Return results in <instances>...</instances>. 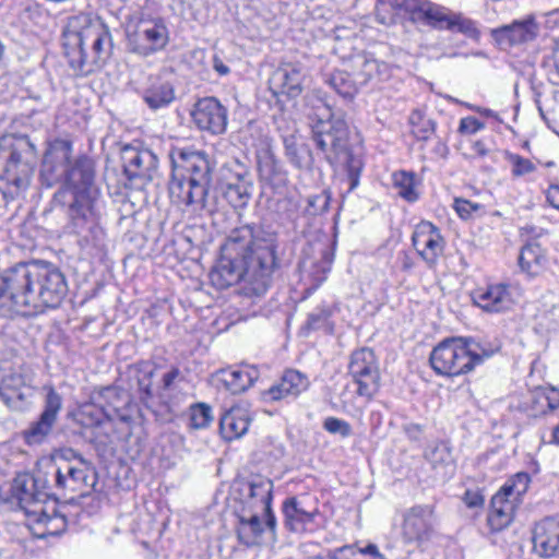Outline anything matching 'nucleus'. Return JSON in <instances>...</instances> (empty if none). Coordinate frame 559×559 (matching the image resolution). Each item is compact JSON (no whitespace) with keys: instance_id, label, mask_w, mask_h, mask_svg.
Instances as JSON below:
<instances>
[{"instance_id":"obj_11","label":"nucleus","mask_w":559,"mask_h":559,"mask_svg":"<svg viewBox=\"0 0 559 559\" xmlns=\"http://www.w3.org/2000/svg\"><path fill=\"white\" fill-rule=\"evenodd\" d=\"M269 83L275 96L295 99L310 83L309 70L301 61L285 59L273 71Z\"/></svg>"},{"instance_id":"obj_5","label":"nucleus","mask_w":559,"mask_h":559,"mask_svg":"<svg viewBox=\"0 0 559 559\" xmlns=\"http://www.w3.org/2000/svg\"><path fill=\"white\" fill-rule=\"evenodd\" d=\"M63 48L73 71L87 75L109 55L111 35L100 20L88 14L73 15L63 29Z\"/></svg>"},{"instance_id":"obj_19","label":"nucleus","mask_w":559,"mask_h":559,"mask_svg":"<svg viewBox=\"0 0 559 559\" xmlns=\"http://www.w3.org/2000/svg\"><path fill=\"white\" fill-rule=\"evenodd\" d=\"M538 24L533 16L515 20L511 24L492 28L491 37L502 48L524 44L536 38Z\"/></svg>"},{"instance_id":"obj_47","label":"nucleus","mask_w":559,"mask_h":559,"mask_svg":"<svg viewBox=\"0 0 559 559\" xmlns=\"http://www.w3.org/2000/svg\"><path fill=\"white\" fill-rule=\"evenodd\" d=\"M454 210L457 215L463 219H468L472 215L481 210V205L466 199L456 198L454 200Z\"/></svg>"},{"instance_id":"obj_38","label":"nucleus","mask_w":559,"mask_h":559,"mask_svg":"<svg viewBox=\"0 0 559 559\" xmlns=\"http://www.w3.org/2000/svg\"><path fill=\"white\" fill-rule=\"evenodd\" d=\"M325 82L342 97L352 99L357 94L360 85L357 78L342 70H336L329 74Z\"/></svg>"},{"instance_id":"obj_43","label":"nucleus","mask_w":559,"mask_h":559,"mask_svg":"<svg viewBox=\"0 0 559 559\" xmlns=\"http://www.w3.org/2000/svg\"><path fill=\"white\" fill-rule=\"evenodd\" d=\"M530 481L531 478L527 473H518L502 486L499 492H504L506 497L512 498L513 501L518 502L527 491Z\"/></svg>"},{"instance_id":"obj_27","label":"nucleus","mask_w":559,"mask_h":559,"mask_svg":"<svg viewBox=\"0 0 559 559\" xmlns=\"http://www.w3.org/2000/svg\"><path fill=\"white\" fill-rule=\"evenodd\" d=\"M251 415L243 404H235L225 409L219 419V430L225 440L231 441L242 437L249 429Z\"/></svg>"},{"instance_id":"obj_3","label":"nucleus","mask_w":559,"mask_h":559,"mask_svg":"<svg viewBox=\"0 0 559 559\" xmlns=\"http://www.w3.org/2000/svg\"><path fill=\"white\" fill-rule=\"evenodd\" d=\"M73 145L66 139L49 143L41 163L40 179L50 188L63 181L64 187L56 194V201L69 205L73 217L88 219L94 215L99 190L94 183L93 160L83 155L71 162Z\"/></svg>"},{"instance_id":"obj_8","label":"nucleus","mask_w":559,"mask_h":559,"mask_svg":"<svg viewBox=\"0 0 559 559\" xmlns=\"http://www.w3.org/2000/svg\"><path fill=\"white\" fill-rule=\"evenodd\" d=\"M492 354V349L485 348L473 338L450 337L433 347L429 361L437 374L457 377L471 372Z\"/></svg>"},{"instance_id":"obj_26","label":"nucleus","mask_w":559,"mask_h":559,"mask_svg":"<svg viewBox=\"0 0 559 559\" xmlns=\"http://www.w3.org/2000/svg\"><path fill=\"white\" fill-rule=\"evenodd\" d=\"M43 461L37 465L33 474H22L14 479V489L22 502H31L39 500V496L45 489L52 488L49 476H45Z\"/></svg>"},{"instance_id":"obj_57","label":"nucleus","mask_w":559,"mask_h":559,"mask_svg":"<svg viewBox=\"0 0 559 559\" xmlns=\"http://www.w3.org/2000/svg\"><path fill=\"white\" fill-rule=\"evenodd\" d=\"M547 202L559 211V185H550L546 190Z\"/></svg>"},{"instance_id":"obj_56","label":"nucleus","mask_w":559,"mask_h":559,"mask_svg":"<svg viewBox=\"0 0 559 559\" xmlns=\"http://www.w3.org/2000/svg\"><path fill=\"white\" fill-rule=\"evenodd\" d=\"M180 370L177 367H173L170 370H168L166 373H164L162 378V389L163 390H169L174 382L179 378Z\"/></svg>"},{"instance_id":"obj_34","label":"nucleus","mask_w":559,"mask_h":559,"mask_svg":"<svg viewBox=\"0 0 559 559\" xmlns=\"http://www.w3.org/2000/svg\"><path fill=\"white\" fill-rule=\"evenodd\" d=\"M143 99L151 109L168 106L175 99V91L169 82L155 79L143 93Z\"/></svg>"},{"instance_id":"obj_46","label":"nucleus","mask_w":559,"mask_h":559,"mask_svg":"<svg viewBox=\"0 0 559 559\" xmlns=\"http://www.w3.org/2000/svg\"><path fill=\"white\" fill-rule=\"evenodd\" d=\"M136 370L142 374V377L138 378L139 390L142 393V400H147L153 396L152 391V377H153V368L146 364L142 362L138 365Z\"/></svg>"},{"instance_id":"obj_63","label":"nucleus","mask_w":559,"mask_h":559,"mask_svg":"<svg viewBox=\"0 0 559 559\" xmlns=\"http://www.w3.org/2000/svg\"><path fill=\"white\" fill-rule=\"evenodd\" d=\"M436 152L442 157H445L449 153V148L445 143L439 142L436 146Z\"/></svg>"},{"instance_id":"obj_23","label":"nucleus","mask_w":559,"mask_h":559,"mask_svg":"<svg viewBox=\"0 0 559 559\" xmlns=\"http://www.w3.org/2000/svg\"><path fill=\"white\" fill-rule=\"evenodd\" d=\"M123 168L127 176L132 178H151L157 167V157L150 150H138L127 146L122 152Z\"/></svg>"},{"instance_id":"obj_36","label":"nucleus","mask_w":559,"mask_h":559,"mask_svg":"<svg viewBox=\"0 0 559 559\" xmlns=\"http://www.w3.org/2000/svg\"><path fill=\"white\" fill-rule=\"evenodd\" d=\"M546 253L537 242L525 245L519 255V264L522 271L528 275H538L546 264Z\"/></svg>"},{"instance_id":"obj_28","label":"nucleus","mask_w":559,"mask_h":559,"mask_svg":"<svg viewBox=\"0 0 559 559\" xmlns=\"http://www.w3.org/2000/svg\"><path fill=\"white\" fill-rule=\"evenodd\" d=\"M309 379L298 370L289 369L284 372L281 380L272 385L264 396L271 401L296 397L309 388Z\"/></svg>"},{"instance_id":"obj_4","label":"nucleus","mask_w":559,"mask_h":559,"mask_svg":"<svg viewBox=\"0 0 559 559\" xmlns=\"http://www.w3.org/2000/svg\"><path fill=\"white\" fill-rule=\"evenodd\" d=\"M173 178L169 194L174 203L185 205L192 212H216L219 201L209 187L212 180V164L204 152L187 147H173L169 152Z\"/></svg>"},{"instance_id":"obj_44","label":"nucleus","mask_w":559,"mask_h":559,"mask_svg":"<svg viewBox=\"0 0 559 559\" xmlns=\"http://www.w3.org/2000/svg\"><path fill=\"white\" fill-rule=\"evenodd\" d=\"M213 420L212 409L205 404H197L191 407L190 424L195 429L206 428Z\"/></svg>"},{"instance_id":"obj_45","label":"nucleus","mask_w":559,"mask_h":559,"mask_svg":"<svg viewBox=\"0 0 559 559\" xmlns=\"http://www.w3.org/2000/svg\"><path fill=\"white\" fill-rule=\"evenodd\" d=\"M332 261L331 254L328 251H323L320 261L313 264L312 270L307 271L316 283V287L325 281L331 270Z\"/></svg>"},{"instance_id":"obj_21","label":"nucleus","mask_w":559,"mask_h":559,"mask_svg":"<svg viewBox=\"0 0 559 559\" xmlns=\"http://www.w3.org/2000/svg\"><path fill=\"white\" fill-rule=\"evenodd\" d=\"M286 526L295 533L313 532L319 526V516L316 507L305 508L302 501L297 498L287 499L283 504Z\"/></svg>"},{"instance_id":"obj_29","label":"nucleus","mask_w":559,"mask_h":559,"mask_svg":"<svg viewBox=\"0 0 559 559\" xmlns=\"http://www.w3.org/2000/svg\"><path fill=\"white\" fill-rule=\"evenodd\" d=\"M252 183L243 175H234L219 183V190L226 201L235 209L245 207L252 194Z\"/></svg>"},{"instance_id":"obj_40","label":"nucleus","mask_w":559,"mask_h":559,"mask_svg":"<svg viewBox=\"0 0 559 559\" xmlns=\"http://www.w3.org/2000/svg\"><path fill=\"white\" fill-rule=\"evenodd\" d=\"M286 155L298 168L308 167L311 164V152L308 146L295 135L284 138Z\"/></svg>"},{"instance_id":"obj_61","label":"nucleus","mask_w":559,"mask_h":559,"mask_svg":"<svg viewBox=\"0 0 559 559\" xmlns=\"http://www.w3.org/2000/svg\"><path fill=\"white\" fill-rule=\"evenodd\" d=\"M213 67L215 71L221 75H226L229 73V68L226 64H224V62L218 58L214 59Z\"/></svg>"},{"instance_id":"obj_51","label":"nucleus","mask_w":559,"mask_h":559,"mask_svg":"<svg viewBox=\"0 0 559 559\" xmlns=\"http://www.w3.org/2000/svg\"><path fill=\"white\" fill-rule=\"evenodd\" d=\"M329 201L330 197L325 192H322L320 194L309 197L308 205L313 209V214H319L328 210Z\"/></svg>"},{"instance_id":"obj_2","label":"nucleus","mask_w":559,"mask_h":559,"mask_svg":"<svg viewBox=\"0 0 559 559\" xmlns=\"http://www.w3.org/2000/svg\"><path fill=\"white\" fill-rule=\"evenodd\" d=\"M67 293L66 276L48 262H20L0 274V311L3 316H34L55 309Z\"/></svg>"},{"instance_id":"obj_33","label":"nucleus","mask_w":559,"mask_h":559,"mask_svg":"<svg viewBox=\"0 0 559 559\" xmlns=\"http://www.w3.org/2000/svg\"><path fill=\"white\" fill-rule=\"evenodd\" d=\"M390 66L369 57H360L356 62L355 76L360 86L376 84L390 78Z\"/></svg>"},{"instance_id":"obj_1","label":"nucleus","mask_w":559,"mask_h":559,"mask_svg":"<svg viewBox=\"0 0 559 559\" xmlns=\"http://www.w3.org/2000/svg\"><path fill=\"white\" fill-rule=\"evenodd\" d=\"M276 233L245 225L230 231L221 247V259L210 273L213 286L227 288L241 282L240 292L260 298L271 287L280 270Z\"/></svg>"},{"instance_id":"obj_25","label":"nucleus","mask_w":559,"mask_h":559,"mask_svg":"<svg viewBox=\"0 0 559 559\" xmlns=\"http://www.w3.org/2000/svg\"><path fill=\"white\" fill-rule=\"evenodd\" d=\"M43 461L37 465L33 474H22L14 479V489L22 502H31L39 500V496L45 489L52 488L49 476H45Z\"/></svg>"},{"instance_id":"obj_16","label":"nucleus","mask_w":559,"mask_h":559,"mask_svg":"<svg viewBox=\"0 0 559 559\" xmlns=\"http://www.w3.org/2000/svg\"><path fill=\"white\" fill-rule=\"evenodd\" d=\"M412 242L419 257L431 267L442 255L445 241L440 229L428 221L415 226Z\"/></svg>"},{"instance_id":"obj_62","label":"nucleus","mask_w":559,"mask_h":559,"mask_svg":"<svg viewBox=\"0 0 559 559\" xmlns=\"http://www.w3.org/2000/svg\"><path fill=\"white\" fill-rule=\"evenodd\" d=\"M554 68L556 73L559 75V38L556 39L554 49Z\"/></svg>"},{"instance_id":"obj_35","label":"nucleus","mask_w":559,"mask_h":559,"mask_svg":"<svg viewBox=\"0 0 559 559\" xmlns=\"http://www.w3.org/2000/svg\"><path fill=\"white\" fill-rule=\"evenodd\" d=\"M425 456L432 468L448 476L454 472V457L451 448L447 442H438L430 445Z\"/></svg>"},{"instance_id":"obj_64","label":"nucleus","mask_w":559,"mask_h":559,"mask_svg":"<svg viewBox=\"0 0 559 559\" xmlns=\"http://www.w3.org/2000/svg\"><path fill=\"white\" fill-rule=\"evenodd\" d=\"M552 442L559 445V424L552 430Z\"/></svg>"},{"instance_id":"obj_32","label":"nucleus","mask_w":559,"mask_h":559,"mask_svg":"<svg viewBox=\"0 0 559 559\" xmlns=\"http://www.w3.org/2000/svg\"><path fill=\"white\" fill-rule=\"evenodd\" d=\"M28 390L24 376L17 372L5 374L0 383V396L11 408H19L22 405L28 396Z\"/></svg>"},{"instance_id":"obj_59","label":"nucleus","mask_w":559,"mask_h":559,"mask_svg":"<svg viewBox=\"0 0 559 559\" xmlns=\"http://www.w3.org/2000/svg\"><path fill=\"white\" fill-rule=\"evenodd\" d=\"M360 557H369L370 559L378 556L379 549L376 545L370 544L365 548H359Z\"/></svg>"},{"instance_id":"obj_24","label":"nucleus","mask_w":559,"mask_h":559,"mask_svg":"<svg viewBox=\"0 0 559 559\" xmlns=\"http://www.w3.org/2000/svg\"><path fill=\"white\" fill-rule=\"evenodd\" d=\"M533 545L540 556L559 555V518H546L535 525Z\"/></svg>"},{"instance_id":"obj_55","label":"nucleus","mask_w":559,"mask_h":559,"mask_svg":"<svg viewBox=\"0 0 559 559\" xmlns=\"http://www.w3.org/2000/svg\"><path fill=\"white\" fill-rule=\"evenodd\" d=\"M396 262L404 272H409L415 265L413 257L406 251L399 252Z\"/></svg>"},{"instance_id":"obj_50","label":"nucleus","mask_w":559,"mask_h":559,"mask_svg":"<svg viewBox=\"0 0 559 559\" xmlns=\"http://www.w3.org/2000/svg\"><path fill=\"white\" fill-rule=\"evenodd\" d=\"M485 124L475 117H465L460 120L459 132L464 135H472L483 130Z\"/></svg>"},{"instance_id":"obj_49","label":"nucleus","mask_w":559,"mask_h":559,"mask_svg":"<svg viewBox=\"0 0 559 559\" xmlns=\"http://www.w3.org/2000/svg\"><path fill=\"white\" fill-rule=\"evenodd\" d=\"M536 399L542 406L546 405L550 411L559 407V390L557 389L551 388L539 392L537 393Z\"/></svg>"},{"instance_id":"obj_15","label":"nucleus","mask_w":559,"mask_h":559,"mask_svg":"<svg viewBox=\"0 0 559 559\" xmlns=\"http://www.w3.org/2000/svg\"><path fill=\"white\" fill-rule=\"evenodd\" d=\"M43 390L46 392L44 409L38 420L23 432L28 445L40 444L50 435L62 408V397L52 385H45Z\"/></svg>"},{"instance_id":"obj_9","label":"nucleus","mask_w":559,"mask_h":559,"mask_svg":"<svg viewBox=\"0 0 559 559\" xmlns=\"http://www.w3.org/2000/svg\"><path fill=\"white\" fill-rule=\"evenodd\" d=\"M124 36L127 50L142 58L165 50L170 40L166 21L159 15L142 10L127 16Z\"/></svg>"},{"instance_id":"obj_7","label":"nucleus","mask_w":559,"mask_h":559,"mask_svg":"<svg viewBox=\"0 0 559 559\" xmlns=\"http://www.w3.org/2000/svg\"><path fill=\"white\" fill-rule=\"evenodd\" d=\"M35 162V147L27 136L0 138V185L5 186V197L13 199L27 189Z\"/></svg>"},{"instance_id":"obj_12","label":"nucleus","mask_w":559,"mask_h":559,"mask_svg":"<svg viewBox=\"0 0 559 559\" xmlns=\"http://www.w3.org/2000/svg\"><path fill=\"white\" fill-rule=\"evenodd\" d=\"M436 515L428 504L411 507L402 512L401 535L406 544L423 547L436 534Z\"/></svg>"},{"instance_id":"obj_17","label":"nucleus","mask_w":559,"mask_h":559,"mask_svg":"<svg viewBox=\"0 0 559 559\" xmlns=\"http://www.w3.org/2000/svg\"><path fill=\"white\" fill-rule=\"evenodd\" d=\"M347 123L342 117L328 112V119H318L312 124L313 140L322 152L338 151L347 140Z\"/></svg>"},{"instance_id":"obj_39","label":"nucleus","mask_w":559,"mask_h":559,"mask_svg":"<svg viewBox=\"0 0 559 559\" xmlns=\"http://www.w3.org/2000/svg\"><path fill=\"white\" fill-rule=\"evenodd\" d=\"M28 518L31 522L44 526V531L38 534L39 537L56 534L66 525L63 516L48 514L40 506L32 510Z\"/></svg>"},{"instance_id":"obj_52","label":"nucleus","mask_w":559,"mask_h":559,"mask_svg":"<svg viewBox=\"0 0 559 559\" xmlns=\"http://www.w3.org/2000/svg\"><path fill=\"white\" fill-rule=\"evenodd\" d=\"M348 177H349V189H355L359 183V175L361 169V164L358 159L350 157L348 159Z\"/></svg>"},{"instance_id":"obj_18","label":"nucleus","mask_w":559,"mask_h":559,"mask_svg":"<svg viewBox=\"0 0 559 559\" xmlns=\"http://www.w3.org/2000/svg\"><path fill=\"white\" fill-rule=\"evenodd\" d=\"M195 126L212 134H222L227 127V109L214 97L197 102L191 112Z\"/></svg>"},{"instance_id":"obj_54","label":"nucleus","mask_w":559,"mask_h":559,"mask_svg":"<svg viewBox=\"0 0 559 559\" xmlns=\"http://www.w3.org/2000/svg\"><path fill=\"white\" fill-rule=\"evenodd\" d=\"M463 500L468 508H479L484 504V496L478 490H466Z\"/></svg>"},{"instance_id":"obj_31","label":"nucleus","mask_w":559,"mask_h":559,"mask_svg":"<svg viewBox=\"0 0 559 559\" xmlns=\"http://www.w3.org/2000/svg\"><path fill=\"white\" fill-rule=\"evenodd\" d=\"M516 502L512 498L506 497L504 492H497L491 498L490 510L488 513V525L491 531H501L506 528L513 520Z\"/></svg>"},{"instance_id":"obj_20","label":"nucleus","mask_w":559,"mask_h":559,"mask_svg":"<svg viewBox=\"0 0 559 559\" xmlns=\"http://www.w3.org/2000/svg\"><path fill=\"white\" fill-rule=\"evenodd\" d=\"M273 481L264 476L254 475L243 485L240 507L258 511H272Z\"/></svg>"},{"instance_id":"obj_41","label":"nucleus","mask_w":559,"mask_h":559,"mask_svg":"<svg viewBox=\"0 0 559 559\" xmlns=\"http://www.w3.org/2000/svg\"><path fill=\"white\" fill-rule=\"evenodd\" d=\"M503 158L510 168L513 179L524 178L537 170L536 165L530 158H526L518 153L504 151Z\"/></svg>"},{"instance_id":"obj_58","label":"nucleus","mask_w":559,"mask_h":559,"mask_svg":"<svg viewBox=\"0 0 559 559\" xmlns=\"http://www.w3.org/2000/svg\"><path fill=\"white\" fill-rule=\"evenodd\" d=\"M445 98L451 102V103H454V104H461V105H464L466 106L467 108L469 109H474L478 112H480L481 115L486 116V117H493L495 116V112L491 110V109H488V108H478V107H473L472 105L469 104H466V103H463L461 100H459L457 98H454L450 95H447Z\"/></svg>"},{"instance_id":"obj_30","label":"nucleus","mask_w":559,"mask_h":559,"mask_svg":"<svg viewBox=\"0 0 559 559\" xmlns=\"http://www.w3.org/2000/svg\"><path fill=\"white\" fill-rule=\"evenodd\" d=\"M260 372L251 365H240L235 368L222 370L221 380L225 388L233 394L248 390L258 379Z\"/></svg>"},{"instance_id":"obj_37","label":"nucleus","mask_w":559,"mask_h":559,"mask_svg":"<svg viewBox=\"0 0 559 559\" xmlns=\"http://www.w3.org/2000/svg\"><path fill=\"white\" fill-rule=\"evenodd\" d=\"M392 185L403 200L413 203L419 199V182L414 173L406 170L393 173Z\"/></svg>"},{"instance_id":"obj_10","label":"nucleus","mask_w":559,"mask_h":559,"mask_svg":"<svg viewBox=\"0 0 559 559\" xmlns=\"http://www.w3.org/2000/svg\"><path fill=\"white\" fill-rule=\"evenodd\" d=\"M45 476L50 477L52 488L81 491L93 487L95 484V472L90 462L79 456L74 462H64L58 465L53 460H43Z\"/></svg>"},{"instance_id":"obj_53","label":"nucleus","mask_w":559,"mask_h":559,"mask_svg":"<svg viewBox=\"0 0 559 559\" xmlns=\"http://www.w3.org/2000/svg\"><path fill=\"white\" fill-rule=\"evenodd\" d=\"M360 552L359 548L355 546L347 545L334 550L333 558L334 559H359Z\"/></svg>"},{"instance_id":"obj_42","label":"nucleus","mask_w":559,"mask_h":559,"mask_svg":"<svg viewBox=\"0 0 559 559\" xmlns=\"http://www.w3.org/2000/svg\"><path fill=\"white\" fill-rule=\"evenodd\" d=\"M408 121L412 127V133L418 140L427 141L436 131V121L426 117L419 109L411 112Z\"/></svg>"},{"instance_id":"obj_60","label":"nucleus","mask_w":559,"mask_h":559,"mask_svg":"<svg viewBox=\"0 0 559 559\" xmlns=\"http://www.w3.org/2000/svg\"><path fill=\"white\" fill-rule=\"evenodd\" d=\"M472 150L476 156L484 157L488 154V148L483 141H476L472 145Z\"/></svg>"},{"instance_id":"obj_6","label":"nucleus","mask_w":559,"mask_h":559,"mask_svg":"<svg viewBox=\"0 0 559 559\" xmlns=\"http://www.w3.org/2000/svg\"><path fill=\"white\" fill-rule=\"evenodd\" d=\"M402 12L408 13L413 22H424L433 28L457 31L469 37L479 34L473 20L429 0H378L374 15L379 23L390 26Z\"/></svg>"},{"instance_id":"obj_13","label":"nucleus","mask_w":559,"mask_h":559,"mask_svg":"<svg viewBox=\"0 0 559 559\" xmlns=\"http://www.w3.org/2000/svg\"><path fill=\"white\" fill-rule=\"evenodd\" d=\"M348 373L357 384L359 396L372 399L380 388V372L374 353L369 348L355 350L350 356Z\"/></svg>"},{"instance_id":"obj_22","label":"nucleus","mask_w":559,"mask_h":559,"mask_svg":"<svg viewBox=\"0 0 559 559\" xmlns=\"http://www.w3.org/2000/svg\"><path fill=\"white\" fill-rule=\"evenodd\" d=\"M474 304L487 312H502L513 305L511 289L504 284H493L473 292Z\"/></svg>"},{"instance_id":"obj_14","label":"nucleus","mask_w":559,"mask_h":559,"mask_svg":"<svg viewBox=\"0 0 559 559\" xmlns=\"http://www.w3.org/2000/svg\"><path fill=\"white\" fill-rule=\"evenodd\" d=\"M235 513L238 520L237 535L246 546L255 545L265 528L271 532L275 530L276 519L273 511H258L239 507Z\"/></svg>"},{"instance_id":"obj_48","label":"nucleus","mask_w":559,"mask_h":559,"mask_svg":"<svg viewBox=\"0 0 559 559\" xmlns=\"http://www.w3.org/2000/svg\"><path fill=\"white\" fill-rule=\"evenodd\" d=\"M323 427L330 433H337L342 437H348L352 433L350 425L336 417H328L323 423Z\"/></svg>"}]
</instances>
